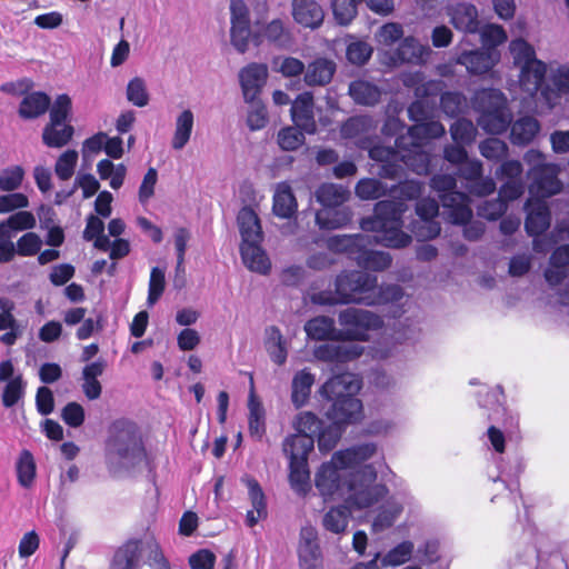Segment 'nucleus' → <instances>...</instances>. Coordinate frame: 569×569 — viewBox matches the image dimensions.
<instances>
[{"label": "nucleus", "instance_id": "37", "mask_svg": "<svg viewBox=\"0 0 569 569\" xmlns=\"http://www.w3.org/2000/svg\"><path fill=\"white\" fill-rule=\"evenodd\" d=\"M17 482L24 489H30L37 478V463L33 453L28 449H22L14 465Z\"/></svg>", "mask_w": 569, "mask_h": 569}, {"label": "nucleus", "instance_id": "25", "mask_svg": "<svg viewBox=\"0 0 569 569\" xmlns=\"http://www.w3.org/2000/svg\"><path fill=\"white\" fill-rule=\"evenodd\" d=\"M383 487H370V486H357L355 479H350L347 482V489L349 496L347 502L356 507L357 509L369 508L381 497V489Z\"/></svg>", "mask_w": 569, "mask_h": 569}, {"label": "nucleus", "instance_id": "12", "mask_svg": "<svg viewBox=\"0 0 569 569\" xmlns=\"http://www.w3.org/2000/svg\"><path fill=\"white\" fill-rule=\"evenodd\" d=\"M341 470H346V468H341L338 461L333 460V457L330 461L323 462L318 469L315 485L325 500L332 498L335 493L341 491L347 486L348 481H343Z\"/></svg>", "mask_w": 569, "mask_h": 569}, {"label": "nucleus", "instance_id": "20", "mask_svg": "<svg viewBox=\"0 0 569 569\" xmlns=\"http://www.w3.org/2000/svg\"><path fill=\"white\" fill-rule=\"evenodd\" d=\"M450 22L452 26L466 33L480 31V20L477 8L471 3H457L449 9Z\"/></svg>", "mask_w": 569, "mask_h": 569}, {"label": "nucleus", "instance_id": "53", "mask_svg": "<svg viewBox=\"0 0 569 569\" xmlns=\"http://www.w3.org/2000/svg\"><path fill=\"white\" fill-rule=\"evenodd\" d=\"M450 133L452 140L458 144H470L473 142L477 128L473 126L471 120L466 118L457 119L450 127Z\"/></svg>", "mask_w": 569, "mask_h": 569}, {"label": "nucleus", "instance_id": "45", "mask_svg": "<svg viewBox=\"0 0 569 569\" xmlns=\"http://www.w3.org/2000/svg\"><path fill=\"white\" fill-rule=\"evenodd\" d=\"M445 127L440 121L426 120L422 123L413 124L408 129V138L410 140L420 141L423 139H436L443 136Z\"/></svg>", "mask_w": 569, "mask_h": 569}, {"label": "nucleus", "instance_id": "7", "mask_svg": "<svg viewBox=\"0 0 569 569\" xmlns=\"http://www.w3.org/2000/svg\"><path fill=\"white\" fill-rule=\"evenodd\" d=\"M338 340L340 341H368L369 331L382 328L380 316L369 310L347 308L339 312Z\"/></svg>", "mask_w": 569, "mask_h": 569}, {"label": "nucleus", "instance_id": "22", "mask_svg": "<svg viewBox=\"0 0 569 569\" xmlns=\"http://www.w3.org/2000/svg\"><path fill=\"white\" fill-rule=\"evenodd\" d=\"M429 46L421 44L413 37H407L395 51L393 61L399 63L422 64L430 57Z\"/></svg>", "mask_w": 569, "mask_h": 569}, {"label": "nucleus", "instance_id": "18", "mask_svg": "<svg viewBox=\"0 0 569 569\" xmlns=\"http://www.w3.org/2000/svg\"><path fill=\"white\" fill-rule=\"evenodd\" d=\"M292 17L305 28L317 29L325 19V11L316 0H292Z\"/></svg>", "mask_w": 569, "mask_h": 569}, {"label": "nucleus", "instance_id": "34", "mask_svg": "<svg viewBox=\"0 0 569 569\" xmlns=\"http://www.w3.org/2000/svg\"><path fill=\"white\" fill-rule=\"evenodd\" d=\"M307 336L318 341H339V329L335 326V320L328 316H318L308 320L305 325Z\"/></svg>", "mask_w": 569, "mask_h": 569}, {"label": "nucleus", "instance_id": "11", "mask_svg": "<svg viewBox=\"0 0 569 569\" xmlns=\"http://www.w3.org/2000/svg\"><path fill=\"white\" fill-rule=\"evenodd\" d=\"M416 213L420 218V221L413 226V233L418 239L431 240L440 234V223L435 220L439 213L437 200L420 198L416 203Z\"/></svg>", "mask_w": 569, "mask_h": 569}, {"label": "nucleus", "instance_id": "63", "mask_svg": "<svg viewBox=\"0 0 569 569\" xmlns=\"http://www.w3.org/2000/svg\"><path fill=\"white\" fill-rule=\"evenodd\" d=\"M166 288L164 271L158 267L152 268L150 272L148 305H154L162 296Z\"/></svg>", "mask_w": 569, "mask_h": 569}, {"label": "nucleus", "instance_id": "26", "mask_svg": "<svg viewBox=\"0 0 569 569\" xmlns=\"http://www.w3.org/2000/svg\"><path fill=\"white\" fill-rule=\"evenodd\" d=\"M511 114L507 108L505 106H498L485 110L479 118V124L485 131L491 134H500L507 131L511 124Z\"/></svg>", "mask_w": 569, "mask_h": 569}, {"label": "nucleus", "instance_id": "56", "mask_svg": "<svg viewBox=\"0 0 569 569\" xmlns=\"http://www.w3.org/2000/svg\"><path fill=\"white\" fill-rule=\"evenodd\" d=\"M373 48L363 40H355L348 43L346 49L347 60L355 66H363L371 58Z\"/></svg>", "mask_w": 569, "mask_h": 569}, {"label": "nucleus", "instance_id": "4", "mask_svg": "<svg viewBox=\"0 0 569 569\" xmlns=\"http://www.w3.org/2000/svg\"><path fill=\"white\" fill-rule=\"evenodd\" d=\"M357 389H359V385L353 386L352 375L349 373L338 375L323 383L322 393L329 400H333L328 413L331 420L346 427L361 419L362 402L351 395Z\"/></svg>", "mask_w": 569, "mask_h": 569}, {"label": "nucleus", "instance_id": "57", "mask_svg": "<svg viewBox=\"0 0 569 569\" xmlns=\"http://www.w3.org/2000/svg\"><path fill=\"white\" fill-rule=\"evenodd\" d=\"M77 162L78 152L76 150L68 149L62 152L54 164V172L57 177L62 181L69 180L74 173Z\"/></svg>", "mask_w": 569, "mask_h": 569}, {"label": "nucleus", "instance_id": "10", "mask_svg": "<svg viewBox=\"0 0 569 569\" xmlns=\"http://www.w3.org/2000/svg\"><path fill=\"white\" fill-rule=\"evenodd\" d=\"M526 220L525 229L527 233L533 237L532 246L537 252L546 251L543 241L538 237L543 234L550 227L551 212L546 200L530 198L525 204Z\"/></svg>", "mask_w": 569, "mask_h": 569}, {"label": "nucleus", "instance_id": "41", "mask_svg": "<svg viewBox=\"0 0 569 569\" xmlns=\"http://www.w3.org/2000/svg\"><path fill=\"white\" fill-rule=\"evenodd\" d=\"M296 197L288 184H280L273 196L272 211L283 219L291 218L297 211Z\"/></svg>", "mask_w": 569, "mask_h": 569}, {"label": "nucleus", "instance_id": "27", "mask_svg": "<svg viewBox=\"0 0 569 569\" xmlns=\"http://www.w3.org/2000/svg\"><path fill=\"white\" fill-rule=\"evenodd\" d=\"M377 447L375 443H362L346 450H339L333 453V460L338 461L341 468H353L376 453Z\"/></svg>", "mask_w": 569, "mask_h": 569}, {"label": "nucleus", "instance_id": "8", "mask_svg": "<svg viewBox=\"0 0 569 569\" xmlns=\"http://www.w3.org/2000/svg\"><path fill=\"white\" fill-rule=\"evenodd\" d=\"M335 287L342 303L372 305L370 295L377 289V277L365 271H343L337 276Z\"/></svg>", "mask_w": 569, "mask_h": 569}, {"label": "nucleus", "instance_id": "3", "mask_svg": "<svg viewBox=\"0 0 569 569\" xmlns=\"http://www.w3.org/2000/svg\"><path fill=\"white\" fill-rule=\"evenodd\" d=\"M376 233L378 236L337 234L329 238L328 244L331 250L347 254L365 270L383 271L391 266L392 258L388 252L371 249L378 241L386 246L382 241V234L380 232Z\"/></svg>", "mask_w": 569, "mask_h": 569}, {"label": "nucleus", "instance_id": "40", "mask_svg": "<svg viewBox=\"0 0 569 569\" xmlns=\"http://www.w3.org/2000/svg\"><path fill=\"white\" fill-rule=\"evenodd\" d=\"M540 131V123L530 116L519 118L511 124L510 138L512 143L525 146L530 143Z\"/></svg>", "mask_w": 569, "mask_h": 569}, {"label": "nucleus", "instance_id": "2", "mask_svg": "<svg viewBox=\"0 0 569 569\" xmlns=\"http://www.w3.org/2000/svg\"><path fill=\"white\" fill-rule=\"evenodd\" d=\"M369 158L380 163L379 177L385 179L399 178L406 164L418 174L430 172V154L423 150L420 141L410 140L400 134L395 140V147L375 144L369 149Z\"/></svg>", "mask_w": 569, "mask_h": 569}, {"label": "nucleus", "instance_id": "38", "mask_svg": "<svg viewBox=\"0 0 569 569\" xmlns=\"http://www.w3.org/2000/svg\"><path fill=\"white\" fill-rule=\"evenodd\" d=\"M74 128L70 123L48 122L42 130V142L49 148H62L73 138Z\"/></svg>", "mask_w": 569, "mask_h": 569}, {"label": "nucleus", "instance_id": "6", "mask_svg": "<svg viewBox=\"0 0 569 569\" xmlns=\"http://www.w3.org/2000/svg\"><path fill=\"white\" fill-rule=\"evenodd\" d=\"M349 196L348 189L332 182L321 183L317 188L315 197L323 208L317 211L316 221L321 229H338L351 222V210L342 207Z\"/></svg>", "mask_w": 569, "mask_h": 569}, {"label": "nucleus", "instance_id": "16", "mask_svg": "<svg viewBox=\"0 0 569 569\" xmlns=\"http://www.w3.org/2000/svg\"><path fill=\"white\" fill-rule=\"evenodd\" d=\"M439 199L452 223L463 224L471 220L472 210L469 206L470 199L467 193L456 189L451 192L440 193Z\"/></svg>", "mask_w": 569, "mask_h": 569}, {"label": "nucleus", "instance_id": "9", "mask_svg": "<svg viewBox=\"0 0 569 569\" xmlns=\"http://www.w3.org/2000/svg\"><path fill=\"white\" fill-rule=\"evenodd\" d=\"M559 167L555 163L537 162L528 172L529 192L535 199L546 200L562 189L558 178Z\"/></svg>", "mask_w": 569, "mask_h": 569}, {"label": "nucleus", "instance_id": "14", "mask_svg": "<svg viewBox=\"0 0 569 569\" xmlns=\"http://www.w3.org/2000/svg\"><path fill=\"white\" fill-rule=\"evenodd\" d=\"M290 116L296 127L308 134H315L317 123L315 119L313 94L309 91L299 93L291 102Z\"/></svg>", "mask_w": 569, "mask_h": 569}, {"label": "nucleus", "instance_id": "60", "mask_svg": "<svg viewBox=\"0 0 569 569\" xmlns=\"http://www.w3.org/2000/svg\"><path fill=\"white\" fill-rule=\"evenodd\" d=\"M252 37L250 23H231V43L240 53H244L248 50L249 41L250 39L252 40Z\"/></svg>", "mask_w": 569, "mask_h": 569}, {"label": "nucleus", "instance_id": "52", "mask_svg": "<svg viewBox=\"0 0 569 569\" xmlns=\"http://www.w3.org/2000/svg\"><path fill=\"white\" fill-rule=\"evenodd\" d=\"M509 50L513 59V63L520 68L523 64L532 63L537 60L535 48L525 39H513L509 43Z\"/></svg>", "mask_w": 569, "mask_h": 569}, {"label": "nucleus", "instance_id": "19", "mask_svg": "<svg viewBox=\"0 0 569 569\" xmlns=\"http://www.w3.org/2000/svg\"><path fill=\"white\" fill-rule=\"evenodd\" d=\"M243 482L248 487V496L252 505V509L247 511L246 523L248 527L252 528L260 520L267 518V499L257 479L252 477H246Z\"/></svg>", "mask_w": 569, "mask_h": 569}, {"label": "nucleus", "instance_id": "36", "mask_svg": "<svg viewBox=\"0 0 569 569\" xmlns=\"http://www.w3.org/2000/svg\"><path fill=\"white\" fill-rule=\"evenodd\" d=\"M552 84L555 88L547 86L541 90V98L549 109L559 103L561 94L569 93V66L558 68L552 76Z\"/></svg>", "mask_w": 569, "mask_h": 569}, {"label": "nucleus", "instance_id": "58", "mask_svg": "<svg viewBox=\"0 0 569 569\" xmlns=\"http://www.w3.org/2000/svg\"><path fill=\"white\" fill-rule=\"evenodd\" d=\"M482 157L488 160L500 161L508 154V146L498 138H487L479 144Z\"/></svg>", "mask_w": 569, "mask_h": 569}, {"label": "nucleus", "instance_id": "28", "mask_svg": "<svg viewBox=\"0 0 569 569\" xmlns=\"http://www.w3.org/2000/svg\"><path fill=\"white\" fill-rule=\"evenodd\" d=\"M250 382H251V388H250V393H249V399H248L249 433L251 437H257L258 439H261L262 436L266 433V412H264L262 402L256 396L252 377L250 378Z\"/></svg>", "mask_w": 569, "mask_h": 569}, {"label": "nucleus", "instance_id": "62", "mask_svg": "<svg viewBox=\"0 0 569 569\" xmlns=\"http://www.w3.org/2000/svg\"><path fill=\"white\" fill-rule=\"evenodd\" d=\"M41 238L36 232H27L17 241L16 253L21 257H32L40 252Z\"/></svg>", "mask_w": 569, "mask_h": 569}, {"label": "nucleus", "instance_id": "46", "mask_svg": "<svg viewBox=\"0 0 569 569\" xmlns=\"http://www.w3.org/2000/svg\"><path fill=\"white\" fill-rule=\"evenodd\" d=\"M26 381L21 373L10 379L3 387L1 402L4 408L14 407L26 395Z\"/></svg>", "mask_w": 569, "mask_h": 569}, {"label": "nucleus", "instance_id": "30", "mask_svg": "<svg viewBox=\"0 0 569 569\" xmlns=\"http://www.w3.org/2000/svg\"><path fill=\"white\" fill-rule=\"evenodd\" d=\"M241 242L263 241V232L260 219L256 211L250 207H243L237 217Z\"/></svg>", "mask_w": 569, "mask_h": 569}, {"label": "nucleus", "instance_id": "59", "mask_svg": "<svg viewBox=\"0 0 569 569\" xmlns=\"http://www.w3.org/2000/svg\"><path fill=\"white\" fill-rule=\"evenodd\" d=\"M127 99L133 106L142 108L149 103V93L142 78L131 79L127 86Z\"/></svg>", "mask_w": 569, "mask_h": 569}, {"label": "nucleus", "instance_id": "17", "mask_svg": "<svg viewBox=\"0 0 569 569\" xmlns=\"http://www.w3.org/2000/svg\"><path fill=\"white\" fill-rule=\"evenodd\" d=\"M363 353L359 345H320L315 349L317 359L326 362L345 363L358 359Z\"/></svg>", "mask_w": 569, "mask_h": 569}, {"label": "nucleus", "instance_id": "31", "mask_svg": "<svg viewBox=\"0 0 569 569\" xmlns=\"http://www.w3.org/2000/svg\"><path fill=\"white\" fill-rule=\"evenodd\" d=\"M142 541L129 539L114 553L111 569H137L141 556Z\"/></svg>", "mask_w": 569, "mask_h": 569}, {"label": "nucleus", "instance_id": "54", "mask_svg": "<svg viewBox=\"0 0 569 569\" xmlns=\"http://www.w3.org/2000/svg\"><path fill=\"white\" fill-rule=\"evenodd\" d=\"M356 194L362 200H376L386 193V186L376 178H363L355 188Z\"/></svg>", "mask_w": 569, "mask_h": 569}, {"label": "nucleus", "instance_id": "61", "mask_svg": "<svg viewBox=\"0 0 569 569\" xmlns=\"http://www.w3.org/2000/svg\"><path fill=\"white\" fill-rule=\"evenodd\" d=\"M323 422L310 411L300 412L295 422L297 433L311 435L313 438L320 431Z\"/></svg>", "mask_w": 569, "mask_h": 569}, {"label": "nucleus", "instance_id": "39", "mask_svg": "<svg viewBox=\"0 0 569 569\" xmlns=\"http://www.w3.org/2000/svg\"><path fill=\"white\" fill-rule=\"evenodd\" d=\"M315 438L311 435L296 433L286 438L283 451L290 460L308 461L309 453L313 450Z\"/></svg>", "mask_w": 569, "mask_h": 569}, {"label": "nucleus", "instance_id": "42", "mask_svg": "<svg viewBox=\"0 0 569 569\" xmlns=\"http://www.w3.org/2000/svg\"><path fill=\"white\" fill-rule=\"evenodd\" d=\"M289 470L291 489L299 496L305 497L311 489L308 461L290 460Z\"/></svg>", "mask_w": 569, "mask_h": 569}, {"label": "nucleus", "instance_id": "64", "mask_svg": "<svg viewBox=\"0 0 569 569\" xmlns=\"http://www.w3.org/2000/svg\"><path fill=\"white\" fill-rule=\"evenodd\" d=\"M24 171L20 166L6 168L0 172V190L13 191L18 189L23 180Z\"/></svg>", "mask_w": 569, "mask_h": 569}, {"label": "nucleus", "instance_id": "43", "mask_svg": "<svg viewBox=\"0 0 569 569\" xmlns=\"http://www.w3.org/2000/svg\"><path fill=\"white\" fill-rule=\"evenodd\" d=\"M351 513V509L346 505L331 507L322 518V526L332 533H343L348 527Z\"/></svg>", "mask_w": 569, "mask_h": 569}, {"label": "nucleus", "instance_id": "47", "mask_svg": "<svg viewBox=\"0 0 569 569\" xmlns=\"http://www.w3.org/2000/svg\"><path fill=\"white\" fill-rule=\"evenodd\" d=\"M305 133L296 126H288L279 130L277 142L283 151H296L305 144Z\"/></svg>", "mask_w": 569, "mask_h": 569}, {"label": "nucleus", "instance_id": "35", "mask_svg": "<svg viewBox=\"0 0 569 569\" xmlns=\"http://www.w3.org/2000/svg\"><path fill=\"white\" fill-rule=\"evenodd\" d=\"M51 99L42 91L28 93L20 102L18 113L22 119H36L50 108Z\"/></svg>", "mask_w": 569, "mask_h": 569}, {"label": "nucleus", "instance_id": "23", "mask_svg": "<svg viewBox=\"0 0 569 569\" xmlns=\"http://www.w3.org/2000/svg\"><path fill=\"white\" fill-rule=\"evenodd\" d=\"M336 70L337 66L332 60L317 58L308 64L303 80L310 87H323L331 82Z\"/></svg>", "mask_w": 569, "mask_h": 569}, {"label": "nucleus", "instance_id": "24", "mask_svg": "<svg viewBox=\"0 0 569 569\" xmlns=\"http://www.w3.org/2000/svg\"><path fill=\"white\" fill-rule=\"evenodd\" d=\"M266 39L268 42L278 48H286L291 43V33L280 19H273L263 28V32H254L252 42L254 46H260Z\"/></svg>", "mask_w": 569, "mask_h": 569}, {"label": "nucleus", "instance_id": "33", "mask_svg": "<svg viewBox=\"0 0 569 569\" xmlns=\"http://www.w3.org/2000/svg\"><path fill=\"white\" fill-rule=\"evenodd\" d=\"M350 98L360 106H375L381 99L380 88L367 80L357 79L350 82L348 88Z\"/></svg>", "mask_w": 569, "mask_h": 569}, {"label": "nucleus", "instance_id": "1", "mask_svg": "<svg viewBox=\"0 0 569 569\" xmlns=\"http://www.w3.org/2000/svg\"><path fill=\"white\" fill-rule=\"evenodd\" d=\"M425 190L423 182L417 180L400 181L392 192L398 200H380L375 204L373 216L362 218L360 228L367 232H380L382 241L388 248H406L412 238L402 230L403 213L407 210L406 201L419 200Z\"/></svg>", "mask_w": 569, "mask_h": 569}, {"label": "nucleus", "instance_id": "51", "mask_svg": "<svg viewBox=\"0 0 569 569\" xmlns=\"http://www.w3.org/2000/svg\"><path fill=\"white\" fill-rule=\"evenodd\" d=\"M266 345L271 360L278 366L283 365L287 360L288 353L279 328L274 326L270 327Z\"/></svg>", "mask_w": 569, "mask_h": 569}, {"label": "nucleus", "instance_id": "13", "mask_svg": "<svg viewBox=\"0 0 569 569\" xmlns=\"http://www.w3.org/2000/svg\"><path fill=\"white\" fill-rule=\"evenodd\" d=\"M499 61L500 52L492 48L463 51L457 59V63L465 66L467 71L475 76L488 73Z\"/></svg>", "mask_w": 569, "mask_h": 569}, {"label": "nucleus", "instance_id": "29", "mask_svg": "<svg viewBox=\"0 0 569 569\" xmlns=\"http://www.w3.org/2000/svg\"><path fill=\"white\" fill-rule=\"evenodd\" d=\"M547 73V66L537 59L532 63L523 64L520 68L519 82L521 87L531 93L541 91Z\"/></svg>", "mask_w": 569, "mask_h": 569}, {"label": "nucleus", "instance_id": "49", "mask_svg": "<svg viewBox=\"0 0 569 569\" xmlns=\"http://www.w3.org/2000/svg\"><path fill=\"white\" fill-rule=\"evenodd\" d=\"M415 545L410 540H405L390 549L381 559L382 567H397L410 560Z\"/></svg>", "mask_w": 569, "mask_h": 569}, {"label": "nucleus", "instance_id": "48", "mask_svg": "<svg viewBox=\"0 0 569 569\" xmlns=\"http://www.w3.org/2000/svg\"><path fill=\"white\" fill-rule=\"evenodd\" d=\"M345 431V426L332 420V422L317 433L318 448L322 452L331 451L340 440Z\"/></svg>", "mask_w": 569, "mask_h": 569}, {"label": "nucleus", "instance_id": "15", "mask_svg": "<svg viewBox=\"0 0 569 569\" xmlns=\"http://www.w3.org/2000/svg\"><path fill=\"white\" fill-rule=\"evenodd\" d=\"M240 84L247 102H254L268 78V68L261 63H250L240 73Z\"/></svg>", "mask_w": 569, "mask_h": 569}, {"label": "nucleus", "instance_id": "5", "mask_svg": "<svg viewBox=\"0 0 569 569\" xmlns=\"http://www.w3.org/2000/svg\"><path fill=\"white\" fill-rule=\"evenodd\" d=\"M106 452L110 460L134 465L146 456L138 427L127 419L114 420L109 427Z\"/></svg>", "mask_w": 569, "mask_h": 569}, {"label": "nucleus", "instance_id": "32", "mask_svg": "<svg viewBox=\"0 0 569 569\" xmlns=\"http://www.w3.org/2000/svg\"><path fill=\"white\" fill-rule=\"evenodd\" d=\"M313 383L315 376L307 369L295 373L291 382V402L296 409H300L308 403Z\"/></svg>", "mask_w": 569, "mask_h": 569}, {"label": "nucleus", "instance_id": "44", "mask_svg": "<svg viewBox=\"0 0 569 569\" xmlns=\"http://www.w3.org/2000/svg\"><path fill=\"white\" fill-rule=\"evenodd\" d=\"M193 113L189 109L183 110L178 116L171 140V147L174 150H181L189 142L193 129Z\"/></svg>", "mask_w": 569, "mask_h": 569}, {"label": "nucleus", "instance_id": "21", "mask_svg": "<svg viewBox=\"0 0 569 569\" xmlns=\"http://www.w3.org/2000/svg\"><path fill=\"white\" fill-rule=\"evenodd\" d=\"M262 241L241 242L240 254L243 264L251 271L260 274H268L271 270V262L261 247Z\"/></svg>", "mask_w": 569, "mask_h": 569}, {"label": "nucleus", "instance_id": "50", "mask_svg": "<svg viewBox=\"0 0 569 569\" xmlns=\"http://www.w3.org/2000/svg\"><path fill=\"white\" fill-rule=\"evenodd\" d=\"M361 0H331V10L335 20L340 26H348L357 17L358 3Z\"/></svg>", "mask_w": 569, "mask_h": 569}, {"label": "nucleus", "instance_id": "55", "mask_svg": "<svg viewBox=\"0 0 569 569\" xmlns=\"http://www.w3.org/2000/svg\"><path fill=\"white\" fill-rule=\"evenodd\" d=\"M72 111V101L67 93L59 94L49 111V122L69 123Z\"/></svg>", "mask_w": 569, "mask_h": 569}]
</instances>
